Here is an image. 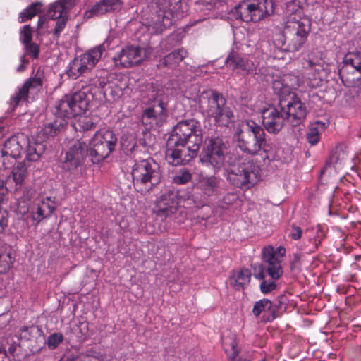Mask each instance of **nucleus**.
Returning a JSON list of instances; mask_svg holds the SVG:
<instances>
[{"instance_id":"obj_14","label":"nucleus","mask_w":361,"mask_h":361,"mask_svg":"<svg viewBox=\"0 0 361 361\" xmlns=\"http://www.w3.org/2000/svg\"><path fill=\"white\" fill-rule=\"evenodd\" d=\"M89 149L85 142L76 140L68 147L64 156L61 157V166L63 170L72 171L84 164Z\"/></svg>"},{"instance_id":"obj_46","label":"nucleus","mask_w":361,"mask_h":361,"mask_svg":"<svg viewBox=\"0 0 361 361\" xmlns=\"http://www.w3.org/2000/svg\"><path fill=\"white\" fill-rule=\"evenodd\" d=\"M78 123L80 128L84 131L94 130L96 127V123L93 121V118L90 117H81Z\"/></svg>"},{"instance_id":"obj_29","label":"nucleus","mask_w":361,"mask_h":361,"mask_svg":"<svg viewBox=\"0 0 361 361\" xmlns=\"http://www.w3.org/2000/svg\"><path fill=\"white\" fill-rule=\"evenodd\" d=\"M72 0H61L50 6L48 15L52 19L68 16L67 10L72 6Z\"/></svg>"},{"instance_id":"obj_2","label":"nucleus","mask_w":361,"mask_h":361,"mask_svg":"<svg viewBox=\"0 0 361 361\" xmlns=\"http://www.w3.org/2000/svg\"><path fill=\"white\" fill-rule=\"evenodd\" d=\"M200 111L205 117L214 118L217 126L228 127L232 123L233 113L226 105L223 95L212 90H204L197 97Z\"/></svg>"},{"instance_id":"obj_47","label":"nucleus","mask_w":361,"mask_h":361,"mask_svg":"<svg viewBox=\"0 0 361 361\" xmlns=\"http://www.w3.org/2000/svg\"><path fill=\"white\" fill-rule=\"evenodd\" d=\"M56 25L54 30V39H58V38L60 36V34L61 31L65 28L67 20H68V16H65L63 18H60L59 19H56Z\"/></svg>"},{"instance_id":"obj_41","label":"nucleus","mask_w":361,"mask_h":361,"mask_svg":"<svg viewBox=\"0 0 361 361\" xmlns=\"http://www.w3.org/2000/svg\"><path fill=\"white\" fill-rule=\"evenodd\" d=\"M63 341V336L60 332H55L49 336L48 338L45 339V345L50 350L56 349Z\"/></svg>"},{"instance_id":"obj_17","label":"nucleus","mask_w":361,"mask_h":361,"mask_svg":"<svg viewBox=\"0 0 361 361\" xmlns=\"http://www.w3.org/2000/svg\"><path fill=\"white\" fill-rule=\"evenodd\" d=\"M262 124L269 133L276 134L285 126L287 121L281 108L269 107L262 112Z\"/></svg>"},{"instance_id":"obj_19","label":"nucleus","mask_w":361,"mask_h":361,"mask_svg":"<svg viewBox=\"0 0 361 361\" xmlns=\"http://www.w3.org/2000/svg\"><path fill=\"white\" fill-rule=\"evenodd\" d=\"M18 335L21 340L31 343L30 348L33 353H38L45 345V336L39 326L34 325L23 326L20 329Z\"/></svg>"},{"instance_id":"obj_61","label":"nucleus","mask_w":361,"mask_h":361,"mask_svg":"<svg viewBox=\"0 0 361 361\" xmlns=\"http://www.w3.org/2000/svg\"><path fill=\"white\" fill-rule=\"evenodd\" d=\"M80 326H85L86 328L87 327V324H82V323L80 324Z\"/></svg>"},{"instance_id":"obj_1","label":"nucleus","mask_w":361,"mask_h":361,"mask_svg":"<svg viewBox=\"0 0 361 361\" xmlns=\"http://www.w3.org/2000/svg\"><path fill=\"white\" fill-rule=\"evenodd\" d=\"M202 143L200 123L194 119L180 121L167 140L166 159L173 166L185 164L197 156Z\"/></svg>"},{"instance_id":"obj_21","label":"nucleus","mask_w":361,"mask_h":361,"mask_svg":"<svg viewBox=\"0 0 361 361\" xmlns=\"http://www.w3.org/2000/svg\"><path fill=\"white\" fill-rule=\"evenodd\" d=\"M42 86V80L39 77L30 78L20 87L10 99V106L13 111L20 101L25 100L30 91L39 90Z\"/></svg>"},{"instance_id":"obj_7","label":"nucleus","mask_w":361,"mask_h":361,"mask_svg":"<svg viewBox=\"0 0 361 361\" xmlns=\"http://www.w3.org/2000/svg\"><path fill=\"white\" fill-rule=\"evenodd\" d=\"M90 88L82 87L71 95H65L57 102L54 106V114L57 118H71L85 113L89 106L90 102L93 99L89 92Z\"/></svg>"},{"instance_id":"obj_9","label":"nucleus","mask_w":361,"mask_h":361,"mask_svg":"<svg viewBox=\"0 0 361 361\" xmlns=\"http://www.w3.org/2000/svg\"><path fill=\"white\" fill-rule=\"evenodd\" d=\"M226 138L223 136L207 137L200 156L201 162L219 169L224 165L226 155Z\"/></svg>"},{"instance_id":"obj_13","label":"nucleus","mask_w":361,"mask_h":361,"mask_svg":"<svg viewBox=\"0 0 361 361\" xmlns=\"http://www.w3.org/2000/svg\"><path fill=\"white\" fill-rule=\"evenodd\" d=\"M152 54L150 47L143 49L137 46H126L113 58L114 64L118 68H129L140 64Z\"/></svg>"},{"instance_id":"obj_36","label":"nucleus","mask_w":361,"mask_h":361,"mask_svg":"<svg viewBox=\"0 0 361 361\" xmlns=\"http://www.w3.org/2000/svg\"><path fill=\"white\" fill-rule=\"evenodd\" d=\"M42 3L37 1L30 4L27 8L20 13L19 18L21 22L26 21L37 16L42 11Z\"/></svg>"},{"instance_id":"obj_18","label":"nucleus","mask_w":361,"mask_h":361,"mask_svg":"<svg viewBox=\"0 0 361 361\" xmlns=\"http://www.w3.org/2000/svg\"><path fill=\"white\" fill-rule=\"evenodd\" d=\"M179 207V198L177 191L168 190L163 193L157 201V214L161 217H170L174 214Z\"/></svg>"},{"instance_id":"obj_38","label":"nucleus","mask_w":361,"mask_h":361,"mask_svg":"<svg viewBox=\"0 0 361 361\" xmlns=\"http://www.w3.org/2000/svg\"><path fill=\"white\" fill-rule=\"evenodd\" d=\"M229 342L224 341L225 351L227 353L231 361H237L239 350L237 347L236 341L231 338Z\"/></svg>"},{"instance_id":"obj_45","label":"nucleus","mask_w":361,"mask_h":361,"mask_svg":"<svg viewBox=\"0 0 361 361\" xmlns=\"http://www.w3.org/2000/svg\"><path fill=\"white\" fill-rule=\"evenodd\" d=\"M264 279L260 283V290L264 294H267L276 288V280L279 279Z\"/></svg>"},{"instance_id":"obj_15","label":"nucleus","mask_w":361,"mask_h":361,"mask_svg":"<svg viewBox=\"0 0 361 361\" xmlns=\"http://www.w3.org/2000/svg\"><path fill=\"white\" fill-rule=\"evenodd\" d=\"M291 101L286 102L281 99L279 106L284 116L292 126H297L306 117L307 110L304 104L298 98H295L294 94L290 96Z\"/></svg>"},{"instance_id":"obj_30","label":"nucleus","mask_w":361,"mask_h":361,"mask_svg":"<svg viewBox=\"0 0 361 361\" xmlns=\"http://www.w3.org/2000/svg\"><path fill=\"white\" fill-rule=\"evenodd\" d=\"M251 272L247 269H243L235 271L229 279L230 284L236 290L243 288L244 286L247 285L250 281Z\"/></svg>"},{"instance_id":"obj_25","label":"nucleus","mask_w":361,"mask_h":361,"mask_svg":"<svg viewBox=\"0 0 361 361\" xmlns=\"http://www.w3.org/2000/svg\"><path fill=\"white\" fill-rule=\"evenodd\" d=\"M275 308L276 307L273 306L271 300L264 298L254 304L252 313L257 317L261 313L264 312V321L271 322L275 319Z\"/></svg>"},{"instance_id":"obj_26","label":"nucleus","mask_w":361,"mask_h":361,"mask_svg":"<svg viewBox=\"0 0 361 361\" xmlns=\"http://www.w3.org/2000/svg\"><path fill=\"white\" fill-rule=\"evenodd\" d=\"M55 204L50 197H46L37 204L36 211L32 212V219L39 223L42 220L51 216L55 209Z\"/></svg>"},{"instance_id":"obj_52","label":"nucleus","mask_w":361,"mask_h":361,"mask_svg":"<svg viewBox=\"0 0 361 361\" xmlns=\"http://www.w3.org/2000/svg\"><path fill=\"white\" fill-rule=\"evenodd\" d=\"M302 235V229L295 225H292L290 229L289 235L294 240H298Z\"/></svg>"},{"instance_id":"obj_5","label":"nucleus","mask_w":361,"mask_h":361,"mask_svg":"<svg viewBox=\"0 0 361 361\" xmlns=\"http://www.w3.org/2000/svg\"><path fill=\"white\" fill-rule=\"evenodd\" d=\"M131 175L135 188L144 193L152 190L162 179L160 166L152 158L135 161Z\"/></svg>"},{"instance_id":"obj_55","label":"nucleus","mask_w":361,"mask_h":361,"mask_svg":"<svg viewBox=\"0 0 361 361\" xmlns=\"http://www.w3.org/2000/svg\"><path fill=\"white\" fill-rule=\"evenodd\" d=\"M0 361H11V358L6 351L1 348H0Z\"/></svg>"},{"instance_id":"obj_43","label":"nucleus","mask_w":361,"mask_h":361,"mask_svg":"<svg viewBox=\"0 0 361 361\" xmlns=\"http://www.w3.org/2000/svg\"><path fill=\"white\" fill-rule=\"evenodd\" d=\"M12 264L11 257L8 253L0 254V274L6 273Z\"/></svg>"},{"instance_id":"obj_51","label":"nucleus","mask_w":361,"mask_h":361,"mask_svg":"<svg viewBox=\"0 0 361 361\" xmlns=\"http://www.w3.org/2000/svg\"><path fill=\"white\" fill-rule=\"evenodd\" d=\"M27 51L32 54L35 59L38 58L39 53V47L37 44L32 43L31 42L25 44Z\"/></svg>"},{"instance_id":"obj_32","label":"nucleus","mask_w":361,"mask_h":361,"mask_svg":"<svg viewBox=\"0 0 361 361\" xmlns=\"http://www.w3.org/2000/svg\"><path fill=\"white\" fill-rule=\"evenodd\" d=\"M180 1L178 0H159L158 6L161 13H164L166 20H171L174 14L179 10Z\"/></svg>"},{"instance_id":"obj_60","label":"nucleus","mask_w":361,"mask_h":361,"mask_svg":"<svg viewBox=\"0 0 361 361\" xmlns=\"http://www.w3.org/2000/svg\"><path fill=\"white\" fill-rule=\"evenodd\" d=\"M4 134V128L0 126V138L3 136Z\"/></svg>"},{"instance_id":"obj_27","label":"nucleus","mask_w":361,"mask_h":361,"mask_svg":"<svg viewBox=\"0 0 361 361\" xmlns=\"http://www.w3.org/2000/svg\"><path fill=\"white\" fill-rule=\"evenodd\" d=\"M188 52L183 48L178 49L169 54L165 57L160 59L157 66L159 68L169 67L173 68L178 66V64L187 56Z\"/></svg>"},{"instance_id":"obj_48","label":"nucleus","mask_w":361,"mask_h":361,"mask_svg":"<svg viewBox=\"0 0 361 361\" xmlns=\"http://www.w3.org/2000/svg\"><path fill=\"white\" fill-rule=\"evenodd\" d=\"M11 159L9 154H6L3 149H0V169L10 168L13 165Z\"/></svg>"},{"instance_id":"obj_20","label":"nucleus","mask_w":361,"mask_h":361,"mask_svg":"<svg viewBox=\"0 0 361 361\" xmlns=\"http://www.w3.org/2000/svg\"><path fill=\"white\" fill-rule=\"evenodd\" d=\"M225 63L243 75L252 74L256 71V67L252 61L241 56L236 52H231L225 60Z\"/></svg>"},{"instance_id":"obj_28","label":"nucleus","mask_w":361,"mask_h":361,"mask_svg":"<svg viewBox=\"0 0 361 361\" xmlns=\"http://www.w3.org/2000/svg\"><path fill=\"white\" fill-rule=\"evenodd\" d=\"M66 124V120L61 118H56L53 121L47 122L41 130L43 139L54 137L61 131Z\"/></svg>"},{"instance_id":"obj_16","label":"nucleus","mask_w":361,"mask_h":361,"mask_svg":"<svg viewBox=\"0 0 361 361\" xmlns=\"http://www.w3.org/2000/svg\"><path fill=\"white\" fill-rule=\"evenodd\" d=\"M286 249L279 247L276 250L272 246L264 247L262 250V260L267 263L268 276L273 279H279L283 275L281 264V259L285 255Z\"/></svg>"},{"instance_id":"obj_50","label":"nucleus","mask_w":361,"mask_h":361,"mask_svg":"<svg viewBox=\"0 0 361 361\" xmlns=\"http://www.w3.org/2000/svg\"><path fill=\"white\" fill-rule=\"evenodd\" d=\"M8 213L5 209L0 208V233H4L8 226Z\"/></svg>"},{"instance_id":"obj_11","label":"nucleus","mask_w":361,"mask_h":361,"mask_svg":"<svg viewBox=\"0 0 361 361\" xmlns=\"http://www.w3.org/2000/svg\"><path fill=\"white\" fill-rule=\"evenodd\" d=\"M274 11L272 0H258L257 3L242 1L235 7L236 18L249 22H257L266 16H270Z\"/></svg>"},{"instance_id":"obj_8","label":"nucleus","mask_w":361,"mask_h":361,"mask_svg":"<svg viewBox=\"0 0 361 361\" xmlns=\"http://www.w3.org/2000/svg\"><path fill=\"white\" fill-rule=\"evenodd\" d=\"M117 137L110 130L97 131L90 142L89 156L93 164H98L107 158L115 149Z\"/></svg>"},{"instance_id":"obj_4","label":"nucleus","mask_w":361,"mask_h":361,"mask_svg":"<svg viewBox=\"0 0 361 361\" xmlns=\"http://www.w3.org/2000/svg\"><path fill=\"white\" fill-rule=\"evenodd\" d=\"M234 137L238 148L246 154L255 155L263 148L265 154L262 157L264 164L269 163V157L264 149L265 133L259 125L253 121H247L242 124Z\"/></svg>"},{"instance_id":"obj_39","label":"nucleus","mask_w":361,"mask_h":361,"mask_svg":"<svg viewBox=\"0 0 361 361\" xmlns=\"http://www.w3.org/2000/svg\"><path fill=\"white\" fill-rule=\"evenodd\" d=\"M191 178L192 173L190 170L183 168L180 169L173 176V181L176 184L183 185L190 181Z\"/></svg>"},{"instance_id":"obj_10","label":"nucleus","mask_w":361,"mask_h":361,"mask_svg":"<svg viewBox=\"0 0 361 361\" xmlns=\"http://www.w3.org/2000/svg\"><path fill=\"white\" fill-rule=\"evenodd\" d=\"M151 106L144 111L142 122L150 128L161 126L166 119V106L167 95L163 89H157L152 92L150 97Z\"/></svg>"},{"instance_id":"obj_35","label":"nucleus","mask_w":361,"mask_h":361,"mask_svg":"<svg viewBox=\"0 0 361 361\" xmlns=\"http://www.w3.org/2000/svg\"><path fill=\"white\" fill-rule=\"evenodd\" d=\"M45 150L44 145L41 142H28L26 149V158L30 161H37Z\"/></svg>"},{"instance_id":"obj_37","label":"nucleus","mask_w":361,"mask_h":361,"mask_svg":"<svg viewBox=\"0 0 361 361\" xmlns=\"http://www.w3.org/2000/svg\"><path fill=\"white\" fill-rule=\"evenodd\" d=\"M13 180L16 185H21L27 176V167L24 162L19 163L12 171Z\"/></svg>"},{"instance_id":"obj_40","label":"nucleus","mask_w":361,"mask_h":361,"mask_svg":"<svg viewBox=\"0 0 361 361\" xmlns=\"http://www.w3.org/2000/svg\"><path fill=\"white\" fill-rule=\"evenodd\" d=\"M107 85V81L105 78H97V79H90V84L88 85H86L85 87H88L90 88V90L89 92L90 94H92L93 97H94V93L92 92L93 90V86H94V88H97L98 86V90L99 91L100 94H105L107 89H105V90H103L104 88Z\"/></svg>"},{"instance_id":"obj_56","label":"nucleus","mask_w":361,"mask_h":361,"mask_svg":"<svg viewBox=\"0 0 361 361\" xmlns=\"http://www.w3.org/2000/svg\"><path fill=\"white\" fill-rule=\"evenodd\" d=\"M17 344L16 343H13V344H11L10 345L9 348H8V352L11 355H13V353L16 352V349H17Z\"/></svg>"},{"instance_id":"obj_49","label":"nucleus","mask_w":361,"mask_h":361,"mask_svg":"<svg viewBox=\"0 0 361 361\" xmlns=\"http://www.w3.org/2000/svg\"><path fill=\"white\" fill-rule=\"evenodd\" d=\"M20 35L23 37V44L29 43L32 39V30L29 25H25L20 30Z\"/></svg>"},{"instance_id":"obj_59","label":"nucleus","mask_w":361,"mask_h":361,"mask_svg":"<svg viewBox=\"0 0 361 361\" xmlns=\"http://www.w3.org/2000/svg\"><path fill=\"white\" fill-rule=\"evenodd\" d=\"M79 361H92V359L90 357H86Z\"/></svg>"},{"instance_id":"obj_58","label":"nucleus","mask_w":361,"mask_h":361,"mask_svg":"<svg viewBox=\"0 0 361 361\" xmlns=\"http://www.w3.org/2000/svg\"><path fill=\"white\" fill-rule=\"evenodd\" d=\"M299 259H300V256H299V255H298V254H295V255H294V260H295V262H298V261H299Z\"/></svg>"},{"instance_id":"obj_42","label":"nucleus","mask_w":361,"mask_h":361,"mask_svg":"<svg viewBox=\"0 0 361 361\" xmlns=\"http://www.w3.org/2000/svg\"><path fill=\"white\" fill-rule=\"evenodd\" d=\"M344 61L347 65H350L361 73V56L357 54L349 53L345 56Z\"/></svg>"},{"instance_id":"obj_31","label":"nucleus","mask_w":361,"mask_h":361,"mask_svg":"<svg viewBox=\"0 0 361 361\" xmlns=\"http://www.w3.org/2000/svg\"><path fill=\"white\" fill-rule=\"evenodd\" d=\"M328 123L316 121L311 124L306 135L307 142L311 145H315L320 140V134L327 128Z\"/></svg>"},{"instance_id":"obj_3","label":"nucleus","mask_w":361,"mask_h":361,"mask_svg":"<svg viewBox=\"0 0 361 361\" xmlns=\"http://www.w3.org/2000/svg\"><path fill=\"white\" fill-rule=\"evenodd\" d=\"M310 32V21L307 18L290 14L277 39L278 44L286 51L295 52L303 47Z\"/></svg>"},{"instance_id":"obj_34","label":"nucleus","mask_w":361,"mask_h":361,"mask_svg":"<svg viewBox=\"0 0 361 361\" xmlns=\"http://www.w3.org/2000/svg\"><path fill=\"white\" fill-rule=\"evenodd\" d=\"M171 24L172 21L169 19L166 20L164 13H161L159 10L157 14L152 18L149 27H152L154 33H161L164 28L170 26Z\"/></svg>"},{"instance_id":"obj_23","label":"nucleus","mask_w":361,"mask_h":361,"mask_svg":"<svg viewBox=\"0 0 361 361\" xmlns=\"http://www.w3.org/2000/svg\"><path fill=\"white\" fill-rule=\"evenodd\" d=\"M221 181V178L214 175L202 176L199 181V187L205 196L212 197L218 193Z\"/></svg>"},{"instance_id":"obj_22","label":"nucleus","mask_w":361,"mask_h":361,"mask_svg":"<svg viewBox=\"0 0 361 361\" xmlns=\"http://www.w3.org/2000/svg\"><path fill=\"white\" fill-rule=\"evenodd\" d=\"M267 73L264 80L267 82H271L272 83L273 89L276 94L282 97L283 94H288L289 97L293 94L291 93L292 84L289 82L290 80V75H277L276 78L274 75H271L272 73L271 68H267L264 71Z\"/></svg>"},{"instance_id":"obj_24","label":"nucleus","mask_w":361,"mask_h":361,"mask_svg":"<svg viewBox=\"0 0 361 361\" xmlns=\"http://www.w3.org/2000/svg\"><path fill=\"white\" fill-rule=\"evenodd\" d=\"M23 145L26 143L23 135L13 136L8 139L4 145V150L6 154H9L10 158L16 159L20 156Z\"/></svg>"},{"instance_id":"obj_6","label":"nucleus","mask_w":361,"mask_h":361,"mask_svg":"<svg viewBox=\"0 0 361 361\" xmlns=\"http://www.w3.org/2000/svg\"><path fill=\"white\" fill-rule=\"evenodd\" d=\"M228 180L238 188H250L259 180V166L252 160L229 156Z\"/></svg>"},{"instance_id":"obj_44","label":"nucleus","mask_w":361,"mask_h":361,"mask_svg":"<svg viewBox=\"0 0 361 361\" xmlns=\"http://www.w3.org/2000/svg\"><path fill=\"white\" fill-rule=\"evenodd\" d=\"M267 263L262 261V264H255L253 266V276L255 278L264 280L265 279L266 274H267Z\"/></svg>"},{"instance_id":"obj_57","label":"nucleus","mask_w":361,"mask_h":361,"mask_svg":"<svg viewBox=\"0 0 361 361\" xmlns=\"http://www.w3.org/2000/svg\"><path fill=\"white\" fill-rule=\"evenodd\" d=\"M44 23V19L43 18L40 17L39 18V20H38V25L39 26H40L41 25H42Z\"/></svg>"},{"instance_id":"obj_54","label":"nucleus","mask_w":361,"mask_h":361,"mask_svg":"<svg viewBox=\"0 0 361 361\" xmlns=\"http://www.w3.org/2000/svg\"><path fill=\"white\" fill-rule=\"evenodd\" d=\"M272 305L273 306H275L276 308H275V319L279 316L280 313H279V309L281 307V305H282V302L279 300H277V301H274V302H272Z\"/></svg>"},{"instance_id":"obj_12","label":"nucleus","mask_w":361,"mask_h":361,"mask_svg":"<svg viewBox=\"0 0 361 361\" xmlns=\"http://www.w3.org/2000/svg\"><path fill=\"white\" fill-rule=\"evenodd\" d=\"M104 50V47L99 45L75 57L66 69L67 75L73 79H77L90 73L101 59Z\"/></svg>"},{"instance_id":"obj_33","label":"nucleus","mask_w":361,"mask_h":361,"mask_svg":"<svg viewBox=\"0 0 361 361\" xmlns=\"http://www.w3.org/2000/svg\"><path fill=\"white\" fill-rule=\"evenodd\" d=\"M121 0H100L91 9V12L95 15H102L110 11L120 7Z\"/></svg>"},{"instance_id":"obj_53","label":"nucleus","mask_w":361,"mask_h":361,"mask_svg":"<svg viewBox=\"0 0 361 361\" xmlns=\"http://www.w3.org/2000/svg\"><path fill=\"white\" fill-rule=\"evenodd\" d=\"M7 192V189L5 187V183L3 180L0 179V202L3 200L5 194Z\"/></svg>"}]
</instances>
